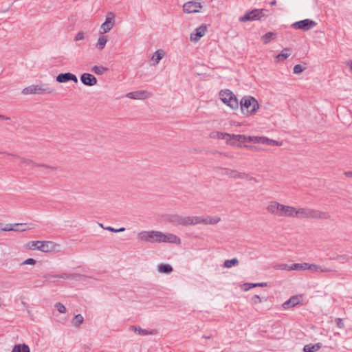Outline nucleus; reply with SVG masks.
I'll return each instance as SVG.
<instances>
[{
  "mask_svg": "<svg viewBox=\"0 0 352 352\" xmlns=\"http://www.w3.org/2000/svg\"><path fill=\"white\" fill-rule=\"evenodd\" d=\"M290 218L327 220L331 218V215L328 212L311 208L292 206Z\"/></svg>",
  "mask_w": 352,
  "mask_h": 352,
  "instance_id": "nucleus-1",
  "label": "nucleus"
},
{
  "mask_svg": "<svg viewBox=\"0 0 352 352\" xmlns=\"http://www.w3.org/2000/svg\"><path fill=\"white\" fill-rule=\"evenodd\" d=\"M292 206L284 205L276 201H271L266 206L267 212L275 217L290 218Z\"/></svg>",
  "mask_w": 352,
  "mask_h": 352,
  "instance_id": "nucleus-2",
  "label": "nucleus"
},
{
  "mask_svg": "<svg viewBox=\"0 0 352 352\" xmlns=\"http://www.w3.org/2000/svg\"><path fill=\"white\" fill-rule=\"evenodd\" d=\"M54 91V89L46 84L32 85L22 90L24 95L29 94H51Z\"/></svg>",
  "mask_w": 352,
  "mask_h": 352,
  "instance_id": "nucleus-3",
  "label": "nucleus"
},
{
  "mask_svg": "<svg viewBox=\"0 0 352 352\" xmlns=\"http://www.w3.org/2000/svg\"><path fill=\"white\" fill-rule=\"evenodd\" d=\"M220 221L221 218L217 216H189L188 226H195L198 224L215 225Z\"/></svg>",
  "mask_w": 352,
  "mask_h": 352,
  "instance_id": "nucleus-4",
  "label": "nucleus"
},
{
  "mask_svg": "<svg viewBox=\"0 0 352 352\" xmlns=\"http://www.w3.org/2000/svg\"><path fill=\"white\" fill-rule=\"evenodd\" d=\"M57 244L52 241H33L28 243V247L30 250H38L43 252H50L54 251Z\"/></svg>",
  "mask_w": 352,
  "mask_h": 352,
  "instance_id": "nucleus-5",
  "label": "nucleus"
},
{
  "mask_svg": "<svg viewBox=\"0 0 352 352\" xmlns=\"http://www.w3.org/2000/svg\"><path fill=\"white\" fill-rule=\"evenodd\" d=\"M221 100L229 107L232 109H237L239 107V101L236 96L230 90L226 89L221 91L219 93Z\"/></svg>",
  "mask_w": 352,
  "mask_h": 352,
  "instance_id": "nucleus-6",
  "label": "nucleus"
},
{
  "mask_svg": "<svg viewBox=\"0 0 352 352\" xmlns=\"http://www.w3.org/2000/svg\"><path fill=\"white\" fill-rule=\"evenodd\" d=\"M241 110L251 108V110H258L260 105L257 100L251 96H244L240 100Z\"/></svg>",
  "mask_w": 352,
  "mask_h": 352,
  "instance_id": "nucleus-7",
  "label": "nucleus"
},
{
  "mask_svg": "<svg viewBox=\"0 0 352 352\" xmlns=\"http://www.w3.org/2000/svg\"><path fill=\"white\" fill-rule=\"evenodd\" d=\"M158 231H142L138 234V239L150 243H158Z\"/></svg>",
  "mask_w": 352,
  "mask_h": 352,
  "instance_id": "nucleus-8",
  "label": "nucleus"
},
{
  "mask_svg": "<svg viewBox=\"0 0 352 352\" xmlns=\"http://www.w3.org/2000/svg\"><path fill=\"white\" fill-rule=\"evenodd\" d=\"M158 243H173L176 245L181 244V239L177 235L172 233H164L158 231Z\"/></svg>",
  "mask_w": 352,
  "mask_h": 352,
  "instance_id": "nucleus-9",
  "label": "nucleus"
},
{
  "mask_svg": "<svg viewBox=\"0 0 352 352\" xmlns=\"http://www.w3.org/2000/svg\"><path fill=\"white\" fill-rule=\"evenodd\" d=\"M210 138L212 139L226 140L227 144L241 147L239 144H235V140H232V134L222 133L219 131H213L210 133Z\"/></svg>",
  "mask_w": 352,
  "mask_h": 352,
  "instance_id": "nucleus-10",
  "label": "nucleus"
},
{
  "mask_svg": "<svg viewBox=\"0 0 352 352\" xmlns=\"http://www.w3.org/2000/svg\"><path fill=\"white\" fill-rule=\"evenodd\" d=\"M232 140H235V144L237 142H254L256 144H263V137L261 136H246L245 135L232 134Z\"/></svg>",
  "mask_w": 352,
  "mask_h": 352,
  "instance_id": "nucleus-11",
  "label": "nucleus"
},
{
  "mask_svg": "<svg viewBox=\"0 0 352 352\" xmlns=\"http://www.w3.org/2000/svg\"><path fill=\"white\" fill-rule=\"evenodd\" d=\"M115 25V16L113 12H109L105 21L100 25V34H104L109 32Z\"/></svg>",
  "mask_w": 352,
  "mask_h": 352,
  "instance_id": "nucleus-12",
  "label": "nucleus"
},
{
  "mask_svg": "<svg viewBox=\"0 0 352 352\" xmlns=\"http://www.w3.org/2000/svg\"><path fill=\"white\" fill-rule=\"evenodd\" d=\"M16 158L19 160V165L25 169H32L36 166H42L52 170H54L56 169L54 167L50 166L47 165L37 164L29 159L21 158L20 157H16Z\"/></svg>",
  "mask_w": 352,
  "mask_h": 352,
  "instance_id": "nucleus-13",
  "label": "nucleus"
},
{
  "mask_svg": "<svg viewBox=\"0 0 352 352\" xmlns=\"http://www.w3.org/2000/svg\"><path fill=\"white\" fill-rule=\"evenodd\" d=\"M167 219L175 226H188L189 224V216H182L175 214L169 215Z\"/></svg>",
  "mask_w": 352,
  "mask_h": 352,
  "instance_id": "nucleus-14",
  "label": "nucleus"
},
{
  "mask_svg": "<svg viewBox=\"0 0 352 352\" xmlns=\"http://www.w3.org/2000/svg\"><path fill=\"white\" fill-rule=\"evenodd\" d=\"M317 23L311 19H304L297 22L294 23L292 25V27L295 29L302 30L303 31H308L315 26H316Z\"/></svg>",
  "mask_w": 352,
  "mask_h": 352,
  "instance_id": "nucleus-15",
  "label": "nucleus"
},
{
  "mask_svg": "<svg viewBox=\"0 0 352 352\" xmlns=\"http://www.w3.org/2000/svg\"><path fill=\"white\" fill-rule=\"evenodd\" d=\"M263 16V10H253L246 12L243 16L239 18L241 22H246L248 21L258 20Z\"/></svg>",
  "mask_w": 352,
  "mask_h": 352,
  "instance_id": "nucleus-16",
  "label": "nucleus"
},
{
  "mask_svg": "<svg viewBox=\"0 0 352 352\" xmlns=\"http://www.w3.org/2000/svg\"><path fill=\"white\" fill-rule=\"evenodd\" d=\"M203 8L201 3L195 1L186 2L183 6V11L187 14L197 13Z\"/></svg>",
  "mask_w": 352,
  "mask_h": 352,
  "instance_id": "nucleus-17",
  "label": "nucleus"
},
{
  "mask_svg": "<svg viewBox=\"0 0 352 352\" xmlns=\"http://www.w3.org/2000/svg\"><path fill=\"white\" fill-rule=\"evenodd\" d=\"M207 28L205 25L197 28L194 32L190 34V39L191 41L197 42L199 39L204 36Z\"/></svg>",
  "mask_w": 352,
  "mask_h": 352,
  "instance_id": "nucleus-18",
  "label": "nucleus"
},
{
  "mask_svg": "<svg viewBox=\"0 0 352 352\" xmlns=\"http://www.w3.org/2000/svg\"><path fill=\"white\" fill-rule=\"evenodd\" d=\"M69 80L74 81V82H77L78 78L76 76V75L69 72L62 73L56 76V81L60 83L67 82Z\"/></svg>",
  "mask_w": 352,
  "mask_h": 352,
  "instance_id": "nucleus-19",
  "label": "nucleus"
},
{
  "mask_svg": "<svg viewBox=\"0 0 352 352\" xmlns=\"http://www.w3.org/2000/svg\"><path fill=\"white\" fill-rule=\"evenodd\" d=\"M81 82L87 86H94L97 83L96 78L89 73H84L80 76Z\"/></svg>",
  "mask_w": 352,
  "mask_h": 352,
  "instance_id": "nucleus-20",
  "label": "nucleus"
},
{
  "mask_svg": "<svg viewBox=\"0 0 352 352\" xmlns=\"http://www.w3.org/2000/svg\"><path fill=\"white\" fill-rule=\"evenodd\" d=\"M148 96V93L144 90L130 92L126 94V97L131 99H143L147 98Z\"/></svg>",
  "mask_w": 352,
  "mask_h": 352,
  "instance_id": "nucleus-21",
  "label": "nucleus"
},
{
  "mask_svg": "<svg viewBox=\"0 0 352 352\" xmlns=\"http://www.w3.org/2000/svg\"><path fill=\"white\" fill-rule=\"evenodd\" d=\"M308 270L315 272H331L333 271L331 268L327 267L325 266L309 263Z\"/></svg>",
  "mask_w": 352,
  "mask_h": 352,
  "instance_id": "nucleus-22",
  "label": "nucleus"
},
{
  "mask_svg": "<svg viewBox=\"0 0 352 352\" xmlns=\"http://www.w3.org/2000/svg\"><path fill=\"white\" fill-rule=\"evenodd\" d=\"M129 329L131 331H133L134 332L138 333L140 336L153 335L154 333L153 331L144 329L139 326H131Z\"/></svg>",
  "mask_w": 352,
  "mask_h": 352,
  "instance_id": "nucleus-23",
  "label": "nucleus"
},
{
  "mask_svg": "<svg viewBox=\"0 0 352 352\" xmlns=\"http://www.w3.org/2000/svg\"><path fill=\"white\" fill-rule=\"evenodd\" d=\"M165 55V52L163 50H157L155 51L153 56H152V60L155 61L154 65H156L160 63V61L164 58Z\"/></svg>",
  "mask_w": 352,
  "mask_h": 352,
  "instance_id": "nucleus-24",
  "label": "nucleus"
},
{
  "mask_svg": "<svg viewBox=\"0 0 352 352\" xmlns=\"http://www.w3.org/2000/svg\"><path fill=\"white\" fill-rule=\"evenodd\" d=\"M322 347L321 343H316L315 344H307L304 346L303 351L305 352H315Z\"/></svg>",
  "mask_w": 352,
  "mask_h": 352,
  "instance_id": "nucleus-25",
  "label": "nucleus"
},
{
  "mask_svg": "<svg viewBox=\"0 0 352 352\" xmlns=\"http://www.w3.org/2000/svg\"><path fill=\"white\" fill-rule=\"evenodd\" d=\"M107 38L105 36H103L102 34L98 37V42L96 45V47L99 50H102L105 47V45L107 43Z\"/></svg>",
  "mask_w": 352,
  "mask_h": 352,
  "instance_id": "nucleus-26",
  "label": "nucleus"
},
{
  "mask_svg": "<svg viewBox=\"0 0 352 352\" xmlns=\"http://www.w3.org/2000/svg\"><path fill=\"white\" fill-rule=\"evenodd\" d=\"M12 352H30V347L25 344H16Z\"/></svg>",
  "mask_w": 352,
  "mask_h": 352,
  "instance_id": "nucleus-27",
  "label": "nucleus"
},
{
  "mask_svg": "<svg viewBox=\"0 0 352 352\" xmlns=\"http://www.w3.org/2000/svg\"><path fill=\"white\" fill-rule=\"evenodd\" d=\"M158 272L163 274H170L173 272V267L168 264H160L157 266Z\"/></svg>",
  "mask_w": 352,
  "mask_h": 352,
  "instance_id": "nucleus-28",
  "label": "nucleus"
},
{
  "mask_svg": "<svg viewBox=\"0 0 352 352\" xmlns=\"http://www.w3.org/2000/svg\"><path fill=\"white\" fill-rule=\"evenodd\" d=\"M56 278H63V279H75L80 276V274H68V273H62L60 274L54 275Z\"/></svg>",
  "mask_w": 352,
  "mask_h": 352,
  "instance_id": "nucleus-29",
  "label": "nucleus"
},
{
  "mask_svg": "<svg viewBox=\"0 0 352 352\" xmlns=\"http://www.w3.org/2000/svg\"><path fill=\"white\" fill-rule=\"evenodd\" d=\"M308 270V263H294L290 265V271L291 270Z\"/></svg>",
  "mask_w": 352,
  "mask_h": 352,
  "instance_id": "nucleus-30",
  "label": "nucleus"
},
{
  "mask_svg": "<svg viewBox=\"0 0 352 352\" xmlns=\"http://www.w3.org/2000/svg\"><path fill=\"white\" fill-rule=\"evenodd\" d=\"M83 321V316L81 314H77L74 317L72 323L73 326L78 327L82 324Z\"/></svg>",
  "mask_w": 352,
  "mask_h": 352,
  "instance_id": "nucleus-31",
  "label": "nucleus"
},
{
  "mask_svg": "<svg viewBox=\"0 0 352 352\" xmlns=\"http://www.w3.org/2000/svg\"><path fill=\"white\" fill-rule=\"evenodd\" d=\"M239 260L236 258H234L232 259H228L224 261L223 267L225 268H231L233 266H236L239 264Z\"/></svg>",
  "mask_w": 352,
  "mask_h": 352,
  "instance_id": "nucleus-32",
  "label": "nucleus"
},
{
  "mask_svg": "<svg viewBox=\"0 0 352 352\" xmlns=\"http://www.w3.org/2000/svg\"><path fill=\"white\" fill-rule=\"evenodd\" d=\"M230 177L234 179H245L248 177V175L245 173H240L235 170H232V172H230Z\"/></svg>",
  "mask_w": 352,
  "mask_h": 352,
  "instance_id": "nucleus-33",
  "label": "nucleus"
},
{
  "mask_svg": "<svg viewBox=\"0 0 352 352\" xmlns=\"http://www.w3.org/2000/svg\"><path fill=\"white\" fill-rule=\"evenodd\" d=\"M276 34L272 32H269L261 36V39L265 44H267L272 39H274Z\"/></svg>",
  "mask_w": 352,
  "mask_h": 352,
  "instance_id": "nucleus-34",
  "label": "nucleus"
},
{
  "mask_svg": "<svg viewBox=\"0 0 352 352\" xmlns=\"http://www.w3.org/2000/svg\"><path fill=\"white\" fill-rule=\"evenodd\" d=\"M31 228L28 226L26 223H15V227L14 228V231L15 232H25L28 230H30Z\"/></svg>",
  "mask_w": 352,
  "mask_h": 352,
  "instance_id": "nucleus-35",
  "label": "nucleus"
},
{
  "mask_svg": "<svg viewBox=\"0 0 352 352\" xmlns=\"http://www.w3.org/2000/svg\"><path fill=\"white\" fill-rule=\"evenodd\" d=\"M263 144H267L268 145H272V146H282L283 145V142L274 140L270 139L266 137H263Z\"/></svg>",
  "mask_w": 352,
  "mask_h": 352,
  "instance_id": "nucleus-36",
  "label": "nucleus"
},
{
  "mask_svg": "<svg viewBox=\"0 0 352 352\" xmlns=\"http://www.w3.org/2000/svg\"><path fill=\"white\" fill-rule=\"evenodd\" d=\"M107 70V67H104L102 66H94L91 68V71L98 75H102L104 72Z\"/></svg>",
  "mask_w": 352,
  "mask_h": 352,
  "instance_id": "nucleus-37",
  "label": "nucleus"
},
{
  "mask_svg": "<svg viewBox=\"0 0 352 352\" xmlns=\"http://www.w3.org/2000/svg\"><path fill=\"white\" fill-rule=\"evenodd\" d=\"M289 50V49L285 48L280 54H278L276 56V59H278V60H285V59L287 58L290 55V54L287 52Z\"/></svg>",
  "mask_w": 352,
  "mask_h": 352,
  "instance_id": "nucleus-38",
  "label": "nucleus"
},
{
  "mask_svg": "<svg viewBox=\"0 0 352 352\" xmlns=\"http://www.w3.org/2000/svg\"><path fill=\"white\" fill-rule=\"evenodd\" d=\"M217 171L218 174H219L221 175H226V176L230 177V172H232V169L219 167V168H217Z\"/></svg>",
  "mask_w": 352,
  "mask_h": 352,
  "instance_id": "nucleus-39",
  "label": "nucleus"
},
{
  "mask_svg": "<svg viewBox=\"0 0 352 352\" xmlns=\"http://www.w3.org/2000/svg\"><path fill=\"white\" fill-rule=\"evenodd\" d=\"M301 298V296H293L289 298V302L292 303V306L294 307L300 303Z\"/></svg>",
  "mask_w": 352,
  "mask_h": 352,
  "instance_id": "nucleus-40",
  "label": "nucleus"
},
{
  "mask_svg": "<svg viewBox=\"0 0 352 352\" xmlns=\"http://www.w3.org/2000/svg\"><path fill=\"white\" fill-rule=\"evenodd\" d=\"M305 69V67H303L301 65L297 64L294 67V73L296 74H299L302 73Z\"/></svg>",
  "mask_w": 352,
  "mask_h": 352,
  "instance_id": "nucleus-41",
  "label": "nucleus"
},
{
  "mask_svg": "<svg viewBox=\"0 0 352 352\" xmlns=\"http://www.w3.org/2000/svg\"><path fill=\"white\" fill-rule=\"evenodd\" d=\"M55 307L56 308L57 311L61 314L66 312V308L61 302H56L55 304Z\"/></svg>",
  "mask_w": 352,
  "mask_h": 352,
  "instance_id": "nucleus-42",
  "label": "nucleus"
},
{
  "mask_svg": "<svg viewBox=\"0 0 352 352\" xmlns=\"http://www.w3.org/2000/svg\"><path fill=\"white\" fill-rule=\"evenodd\" d=\"M251 302L253 305H257L261 303L262 302V300L258 295H254L251 298Z\"/></svg>",
  "mask_w": 352,
  "mask_h": 352,
  "instance_id": "nucleus-43",
  "label": "nucleus"
},
{
  "mask_svg": "<svg viewBox=\"0 0 352 352\" xmlns=\"http://www.w3.org/2000/svg\"><path fill=\"white\" fill-rule=\"evenodd\" d=\"M15 227V224H6L3 225V231L7 232V231H14V228Z\"/></svg>",
  "mask_w": 352,
  "mask_h": 352,
  "instance_id": "nucleus-44",
  "label": "nucleus"
},
{
  "mask_svg": "<svg viewBox=\"0 0 352 352\" xmlns=\"http://www.w3.org/2000/svg\"><path fill=\"white\" fill-rule=\"evenodd\" d=\"M104 230H109L110 232H124L125 230V228H120L119 229H115L112 227H106L104 228Z\"/></svg>",
  "mask_w": 352,
  "mask_h": 352,
  "instance_id": "nucleus-45",
  "label": "nucleus"
},
{
  "mask_svg": "<svg viewBox=\"0 0 352 352\" xmlns=\"http://www.w3.org/2000/svg\"><path fill=\"white\" fill-rule=\"evenodd\" d=\"M277 270L290 271V265L280 264L276 266Z\"/></svg>",
  "mask_w": 352,
  "mask_h": 352,
  "instance_id": "nucleus-46",
  "label": "nucleus"
},
{
  "mask_svg": "<svg viewBox=\"0 0 352 352\" xmlns=\"http://www.w3.org/2000/svg\"><path fill=\"white\" fill-rule=\"evenodd\" d=\"M253 287H256L255 283H244V284L243 285V289L244 291H248V290H249L250 289L253 288Z\"/></svg>",
  "mask_w": 352,
  "mask_h": 352,
  "instance_id": "nucleus-47",
  "label": "nucleus"
},
{
  "mask_svg": "<svg viewBox=\"0 0 352 352\" xmlns=\"http://www.w3.org/2000/svg\"><path fill=\"white\" fill-rule=\"evenodd\" d=\"M85 38V34L83 32L80 31L78 32L74 38L76 41H81Z\"/></svg>",
  "mask_w": 352,
  "mask_h": 352,
  "instance_id": "nucleus-48",
  "label": "nucleus"
},
{
  "mask_svg": "<svg viewBox=\"0 0 352 352\" xmlns=\"http://www.w3.org/2000/svg\"><path fill=\"white\" fill-rule=\"evenodd\" d=\"M36 260L32 258H29L25 260L21 265H34L36 263Z\"/></svg>",
  "mask_w": 352,
  "mask_h": 352,
  "instance_id": "nucleus-49",
  "label": "nucleus"
},
{
  "mask_svg": "<svg viewBox=\"0 0 352 352\" xmlns=\"http://www.w3.org/2000/svg\"><path fill=\"white\" fill-rule=\"evenodd\" d=\"M289 302H290V300L289 299L283 303L282 307L284 309H288L289 308L294 307V306H292V303Z\"/></svg>",
  "mask_w": 352,
  "mask_h": 352,
  "instance_id": "nucleus-50",
  "label": "nucleus"
},
{
  "mask_svg": "<svg viewBox=\"0 0 352 352\" xmlns=\"http://www.w3.org/2000/svg\"><path fill=\"white\" fill-rule=\"evenodd\" d=\"M336 325L338 327L342 329L344 327V323L342 322V320L340 318H336Z\"/></svg>",
  "mask_w": 352,
  "mask_h": 352,
  "instance_id": "nucleus-51",
  "label": "nucleus"
},
{
  "mask_svg": "<svg viewBox=\"0 0 352 352\" xmlns=\"http://www.w3.org/2000/svg\"><path fill=\"white\" fill-rule=\"evenodd\" d=\"M231 125H235V126H241L245 124L243 122H239L234 120H230V121Z\"/></svg>",
  "mask_w": 352,
  "mask_h": 352,
  "instance_id": "nucleus-52",
  "label": "nucleus"
},
{
  "mask_svg": "<svg viewBox=\"0 0 352 352\" xmlns=\"http://www.w3.org/2000/svg\"><path fill=\"white\" fill-rule=\"evenodd\" d=\"M43 277H45L46 278L45 281H48L51 278H56L54 276V275H52V274H45L43 276Z\"/></svg>",
  "mask_w": 352,
  "mask_h": 352,
  "instance_id": "nucleus-53",
  "label": "nucleus"
},
{
  "mask_svg": "<svg viewBox=\"0 0 352 352\" xmlns=\"http://www.w3.org/2000/svg\"><path fill=\"white\" fill-rule=\"evenodd\" d=\"M255 285H256V287H266L267 285V283H255Z\"/></svg>",
  "mask_w": 352,
  "mask_h": 352,
  "instance_id": "nucleus-54",
  "label": "nucleus"
},
{
  "mask_svg": "<svg viewBox=\"0 0 352 352\" xmlns=\"http://www.w3.org/2000/svg\"><path fill=\"white\" fill-rule=\"evenodd\" d=\"M4 119H5V120H8V119H9V118L6 117V116H2V115H0V120H4Z\"/></svg>",
  "mask_w": 352,
  "mask_h": 352,
  "instance_id": "nucleus-55",
  "label": "nucleus"
},
{
  "mask_svg": "<svg viewBox=\"0 0 352 352\" xmlns=\"http://www.w3.org/2000/svg\"><path fill=\"white\" fill-rule=\"evenodd\" d=\"M3 224L0 223V231H3Z\"/></svg>",
  "mask_w": 352,
  "mask_h": 352,
  "instance_id": "nucleus-56",
  "label": "nucleus"
},
{
  "mask_svg": "<svg viewBox=\"0 0 352 352\" xmlns=\"http://www.w3.org/2000/svg\"><path fill=\"white\" fill-rule=\"evenodd\" d=\"M345 258H346V256H344V255H342V256H338V258H342V259H344Z\"/></svg>",
  "mask_w": 352,
  "mask_h": 352,
  "instance_id": "nucleus-57",
  "label": "nucleus"
},
{
  "mask_svg": "<svg viewBox=\"0 0 352 352\" xmlns=\"http://www.w3.org/2000/svg\"><path fill=\"white\" fill-rule=\"evenodd\" d=\"M271 5H275L276 4V1H273L270 3Z\"/></svg>",
  "mask_w": 352,
  "mask_h": 352,
  "instance_id": "nucleus-58",
  "label": "nucleus"
},
{
  "mask_svg": "<svg viewBox=\"0 0 352 352\" xmlns=\"http://www.w3.org/2000/svg\"><path fill=\"white\" fill-rule=\"evenodd\" d=\"M100 226L102 227V228H105L106 227H104L102 223H99Z\"/></svg>",
  "mask_w": 352,
  "mask_h": 352,
  "instance_id": "nucleus-59",
  "label": "nucleus"
},
{
  "mask_svg": "<svg viewBox=\"0 0 352 352\" xmlns=\"http://www.w3.org/2000/svg\"><path fill=\"white\" fill-rule=\"evenodd\" d=\"M204 338L209 339V338H210V336H204Z\"/></svg>",
  "mask_w": 352,
  "mask_h": 352,
  "instance_id": "nucleus-60",
  "label": "nucleus"
},
{
  "mask_svg": "<svg viewBox=\"0 0 352 352\" xmlns=\"http://www.w3.org/2000/svg\"><path fill=\"white\" fill-rule=\"evenodd\" d=\"M246 113H246V116H249L250 115V113H250V111H246Z\"/></svg>",
  "mask_w": 352,
  "mask_h": 352,
  "instance_id": "nucleus-61",
  "label": "nucleus"
},
{
  "mask_svg": "<svg viewBox=\"0 0 352 352\" xmlns=\"http://www.w3.org/2000/svg\"><path fill=\"white\" fill-rule=\"evenodd\" d=\"M346 174L349 175H352V173H351V172L346 173Z\"/></svg>",
  "mask_w": 352,
  "mask_h": 352,
  "instance_id": "nucleus-62",
  "label": "nucleus"
}]
</instances>
